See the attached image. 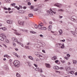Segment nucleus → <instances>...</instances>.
<instances>
[{
  "mask_svg": "<svg viewBox=\"0 0 77 77\" xmlns=\"http://www.w3.org/2000/svg\"><path fill=\"white\" fill-rule=\"evenodd\" d=\"M12 41L14 42H17V44H20V45L21 47H23L24 46V45H23V43H20V42H18V39H17L16 38L14 37L12 38Z\"/></svg>",
  "mask_w": 77,
  "mask_h": 77,
  "instance_id": "obj_1",
  "label": "nucleus"
},
{
  "mask_svg": "<svg viewBox=\"0 0 77 77\" xmlns=\"http://www.w3.org/2000/svg\"><path fill=\"white\" fill-rule=\"evenodd\" d=\"M20 61L17 60L14 61V66H15V67H17V68L19 67L20 66Z\"/></svg>",
  "mask_w": 77,
  "mask_h": 77,
  "instance_id": "obj_2",
  "label": "nucleus"
},
{
  "mask_svg": "<svg viewBox=\"0 0 77 77\" xmlns=\"http://www.w3.org/2000/svg\"><path fill=\"white\" fill-rule=\"evenodd\" d=\"M6 39V36L5 35V34H1L0 36V40L3 41H4L5 39Z\"/></svg>",
  "mask_w": 77,
  "mask_h": 77,
  "instance_id": "obj_3",
  "label": "nucleus"
},
{
  "mask_svg": "<svg viewBox=\"0 0 77 77\" xmlns=\"http://www.w3.org/2000/svg\"><path fill=\"white\" fill-rule=\"evenodd\" d=\"M71 20L73 21L77 22V17L75 16H73L71 17Z\"/></svg>",
  "mask_w": 77,
  "mask_h": 77,
  "instance_id": "obj_4",
  "label": "nucleus"
},
{
  "mask_svg": "<svg viewBox=\"0 0 77 77\" xmlns=\"http://www.w3.org/2000/svg\"><path fill=\"white\" fill-rule=\"evenodd\" d=\"M50 11H51V12H52L53 14H56V12L54 11H57V9L56 8H52V9L51 8L50 9Z\"/></svg>",
  "mask_w": 77,
  "mask_h": 77,
  "instance_id": "obj_5",
  "label": "nucleus"
},
{
  "mask_svg": "<svg viewBox=\"0 0 77 77\" xmlns=\"http://www.w3.org/2000/svg\"><path fill=\"white\" fill-rule=\"evenodd\" d=\"M54 6H57V7H59V8H60L61 7V6H62V5L61 4H59L58 3H55L54 5Z\"/></svg>",
  "mask_w": 77,
  "mask_h": 77,
  "instance_id": "obj_6",
  "label": "nucleus"
},
{
  "mask_svg": "<svg viewBox=\"0 0 77 77\" xmlns=\"http://www.w3.org/2000/svg\"><path fill=\"white\" fill-rule=\"evenodd\" d=\"M12 29V30H14V33L15 35H21V34L20 33H19L17 32V30H14L13 29Z\"/></svg>",
  "mask_w": 77,
  "mask_h": 77,
  "instance_id": "obj_7",
  "label": "nucleus"
},
{
  "mask_svg": "<svg viewBox=\"0 0 77 77\" xmlns=\"http://www.w3.org/2000/svg\"><path fill=\"white\" fill-rule=\"evenodd\" d=\"M37 57H39L40 59L41 60H43L44 59V57L42 56L40 54H37Z\"/></svg>",
  "mask_w": 77,
  "mask_h": 77,
  "instance_id": "obj_8",
  "label": "nucleus"
},
{
  "mask_svg": "<svg viewBox=\"0 0 77 77\" xmlns=\"http://www.w3.org/2000/svg\"><path fill=\"white\" fill-rule=\"evenodd\" d=\"M24 22L23 21H21L20 20H19L18 21V23L19 25H24Z\"/></svg>",
  "mask_w": 77,
  "mask_h": 77,
  "instance_id": "obj_9",
  "label": "nucleus"
},
{
  "mask_svg": "<svg viewBox=\"0 0 77 77\" xmlns=\"http://www.w3.org/2000/svg\"><path fill=\"white\" fill-rule=\"evenodd\" d=\"M4 67L5 69H6L7 71H8V70H9V67H8V65H5V66H4Z\"/></svg>",
  "mask_w": 77,
  "mask_h": 77,
  "instance_id": "obj_10",
  "label": "nucleus"
},
{
  "mask_svg": "<svg viewBox=\"0 0 77 77\" xmlns=\"http://www.w3.org/2000/svg\"><path fill=\"white\" fill-rule=\"evenodd\" d=\"M13 54L14 55H15V56H16V57H18V58H20V56L18 55L17 53L15 52H13Z\"/></svg>",
  "mask_w": 77,
  "mask_h": 77,
  "instance_id": "obj_11",
  "label": "nucleus"
},
{
  "mask_svg": "<svg viewBox=\"0 0 77 77\" xmlns=\"http://www.w3.org/2000/svg\"><path fill=\"white\" fill-rule=\"evenodd\" d=\"M4 57H7L8 59H10V58H11V57L7 54L4 55Z\"/></svg>",
  "mask_w": 77,
  "mask_h": 77,
  "instance_id": "obj_12",
  "label": "nucleus"
},
{
  "mask_svg": "<svg viewBox=\"0 0 77 77\" xmlns=\"http://www.w3.org/2000/svg\"><path fill=\"white\" fill-rule=\"evenodd\" d=\"M51 28H52V26L51 25H50L49 26L48 28V30L49 31H51Z\"/></svg>",
  "mask_w": 77,
  "mask_h": 77,
  "instance_id": "obj_13",
  "label": "nucleus"
},
{
  "mask_svg": "<svg viewBox=\"0 0 77 77\" xmlns=\"http://www.w3.org/2000/svg\"><path fill=\"white\" fill-rule=\"evenodd\" d=\"M7 23L8 24H11L12 23V21L11 20H8L7 21Z\"/></svg>",
  "mask_w": 77,
  "mask_h": 77,
  "instance_id": "obj_14",
  "label": "nucleus"
},
{
  "mask_svg": "<svg viewBox=\"0 0 77 77\" xmlns=\"http://www.w3.org/2000/svg\"><path fill=\"white\" fill-rule=\"evenodd\" d=\"M54 69H59V67L57 66H55L54 67Z\"/></svg>",
  "mask_w": 77,
  "mask_h": 77,
  "instance_id": "obj_15",
  "label": "nucleus"
},
{
  "mask_svg": "<svg viewBox=\"0 0 77 77\" xmlns=\"http://www.w3.org/2000/svg\"><path fill=\"white\" fill-rule=\"evenodd\" d=\"M41 29L43 30H47V28L45 27L42 26Z\"/></svg>",
  "mask_w": 77,
  "mask_h": 77,
  "instance_id": "obj_16",
  "label": "nucleus"
},
{
  "mask_svg": "<svg viewBox=\"0 0 77 77\" xmlns=\"http://www.w3.org/2000/svg\"><path fill=\"white\" fill-rule=\"evenodd\" d=\"M45 65H46V67H47V68H50V67H51L50 65L46 63Z\"/></svg>",
  "mask_w": 77,
  "mask_h": 77,
  "instance_id": "obj_17",
  "label": "nucleus"
},
{
  "mask_svg": "<svg viewBox=\"0 0 77 77\" xmlns=\"http://www.w3.org/2000/svg\"><path fill=\"white\" fill-rule=\"evenodd\" d=\"M59 33H60V35L62 34L63 32H62V29H60L58 31Z\"/></svg>",
  "mask_w": 77,
  "mask_h": 77,
  "instance_id": "obj_18",
  "label": "nucleus"
},
{
  "mask_svg": "<svg viewBox=\"0 0 77 77\" xmlns=\"http://www.w3.org/2000/svg\"><path fill=\"white\" fill-rule=\"evenodd\" d=\"M20 31H22V32H27V30L23 29H20Z\"/></svg>",
  "mask_w": 77,
  "mask_h": 77,
  "instance_id": "obj_19",
  "label": "nucleus"
},
{
  "mask_svg": "<svg viewBox=\"0 0 77 77\" xmlns=\"http://www.w3.org/2000/svg\"><path fill=\"white\" fill-rule=\"evenodd\" d=\"M60 45H61V43H58L56 45V46L58 47L59 48H60Z\"/></svg>",
  "mask_w": 77,
  "mask_h": 77,
  "instance_id": "obj_20",
  "label": "nucleus"
},
{
  "mask_svg": "<svg viewBox=\"0 0 77 77\" xmlns=\"http://www.w3.org/2000/svg\"><path fill=\"white\" fill-rule=\"evenodd\" d=\"M64 45V44H61V45H60V47H61V48H63L65 47Z\"/></svg>",
  "mask_w": 77,
  "mask_h": 77,
  "instance_id": "obj_21",
  "label": "nucleus"
},
{
  "mask_svg": "<svg viewBox=\"0 0 77 77\" xmlns=\"http://www.w3.org/2000/svg\"><path fill=\"white\" fill-rule=\"evenodd\" d=\"M47 12H48V13H49V14H50L51 15H53V13L51 12H50L49 11H47Z\"/></svg>",
  "mask_w": 77,
  "mask_h": 77,
  "instance_id": "obj_22",
  "label": "nucleus"
},
{
  "mask_svg": "<svg viewBox=\"0 0 77 77\" xmlns=\"http://www.w3.org/2000/svg\"><path fill=\"white\" fill-rule=\"evenodd\" d=\"M28 58L29 59H31V60H33V58L31 56H29L28 57Z\"/></svg>",
  "mask_w": 77,
  "mask_h": 77,
  "instance_id": "obj_23",
  "label": "nucleus"
},
{
  "mask_svg": "<svg viewBox=\"0 0 77 77\" xmlns=\"http://www.w3.org/2000/svg\"><path fill=\"white\" fill-rule=\"evenodd\" d=\"M16 76L17 77H21V75H20V74H19V73H16Z\"/></svg>",
  "mask_w": 77,
  "mask_h": 77,
  "instance_id": "obj_24",
  "label": "nucleus"
},
{
  "mask_svg": "<svg viewBox=\"0 0 77 77\" xmlns=\"http://www.w3.org/2000/svg\"><path fill=\"white\" fill-rule=\"evenodd\" d=\"M57 59V57L56 56H54L51 58L52 60H56Z\"/></svg>",
  "mask_w": 77,
  "mask_h": 77,
  "instance_id": "obj_25",
  "label": "nucleus"
},
{
  "mask_svg": "<svg viewBox=\"0 0 77 77\" xmlns=\"http://www.w3.org/2000/svg\"><path fill=\"white\" fill-rule=\"evenodd\" d=\"M42 27V26H41V24H39L38 25V27L40 29H41Z\"/></svg>",
  "mask_w": 77,
  "mask_h": 77,
  "instance_id": "obj_26",
  "label": "nucleus"
},
{
  "mask_svg": "<svg viewBox=\"0 0 77 77\" xmlns=\"http://www.w3.org/2000/svg\"><path fill=\"white\" fill-rule=\"evenodd\" d=\"M69 72L71 74H72V75H73V74H74V72L73 71H70Z\"/></svg>",
  "mask_w": 77,
  "mask_h": 77,
  "instance_id": "obj_27",
  "label": "nucleus"
},
{
  "mask_svg": "<svg viewBox=\"0 0 77 77\" xmlns=\"http://www.w3.org/2000/svg\"><path fill=\"white\" fill-rule=\"evenodd\" d=\"M36 42L38 43V44L39 43H41V41L37 39L36 40Z\"/></svg>",
  "mask_w": 77,
  "mask_h": 77,
  "instance_id": "obj_28",
  "label": "nucleus"
},
{
  "mask_svg": "<svg viewBox=\"0 0 77 77\" xmlns=\"http://www.w3.org/2000/svg\"><path fill=\"white\" fill-rule=\"evenodd\" d=\"M38 72H42V69H39Z\"/></svg>",
  "mask_w": 77,
  "mask_h": 77,
  "instance_id": "obj_29",
  "label": "nucleus"
},
{
  "mask_svg": "<svg viewBox=\"0 0 77 77\" xmlns=\"http://www.w3.org/2000/svg\"><path fill=\"white\" fill-rule=\"evenodd\" d=\"M30 33H32V34H36V32H35L33 31H30Z\"/></svg>",
  "mask_w": 77,
  "mask_h": 77,
  "instance_id": "obj_30",
  "label": "nucleus"
},
{
  "mask_svg": "<svg viewBox=\"0 0 77 77\" xmlns=\"http://www.w3.org/2000/svg\"><path fill=\"white\" fill-rule=\"evenodd\" d=\"M72 62H73V63L74 64H76L77 63V61L75 60H73Z\"/></svg>",
  "mask_w": 77,
  "mask_h": 77,
  "instance_id": "obj_31",
  "label": "nucleus"
},
{
  "mask_svg": "<svg viewBox=\"0 0 77 77\" xmlns=\"http://www.w3.org/2000/svg\"><path fill=\"white\" fill-rule=\"evenodd\" d=\"M33 14H29V17H33Z\"/></svg>",
  "mask_w": 77,
  "mask_h": 77,
  "instance_id": "obj_32",
  "label": "nucleus"
},
{
  "mask_svg": "<svg viewBox=\"0 0 77 77\" xmlns=\"http://www.w3.org/2000/svg\"><path fill=\"white\" fill-rule=\"evenodd\" d=\"M64 10H62V9H59L57 11H60V12H63V11H64Z\"/></svg>",
  "mask_w": 77,
  "mask_h": 77,
  "instance_id": "obj_33",
  "label": "nucleus"
},
{
  "mask_svg": "<svg viewBox=\"0 0 77 77\" xmlns=\"http://www.w3.org/2000/svg\"><path fill=\"white\" fill-rule=\"evenodd\" d=\"M39 8H34L33 9L34 11H37L39 9Z\"/></svg>",
  "mask_w": 77,
  "mask_h": 77,
  "instance_id": "obj_34",
  "label": "nucleus"
},
{
  "mask_svg": "<svg viewBox=\"0 0 77 77\" xmlns=\"http://www.w3.org/2000/svg\"><path fill=\"white\" fill-rule=\"evenodd\" d=\"M67 41H72V39L70 38H68L67 39Z\"/></svg>",
  "mask_w": 77,
  "mask_h": 77,
  "instance_id": "obj_35",
  "label": "nucleus"
},
{
  "mask_svg": "<svg viewBox=\"0 0 77 77\" xmlns=\"http://www.w3.org/2000/svg\"><path fill=\"white\" fill-rule=\"evenodd\" d=\"M2 30H4V31H5V30H6L7 29L6 28V27H4V28H2Z\"/></svg>",
  "mask_w": 77,
  "mask_h": 77,
  "instance_id": "obj_36",
  "label": "nucleus"
},
{
  "mask_svg": "<svg viewBox=\"0 0 77 77\" xmlns=\"http://www.w3.org/2000/svg\"><path fill=\"white\" fill-rule=\"evenodd\" d=\"M11 5L12 6H15V3H13L11 4Z\"/></svg>",
  "mask_w": 77,
  "mask_h": 77,
  "instance_id": "obj_37",
  "label": "nucleus"
},
{
  "mask_svg": "<svg viewBox=\"0 0 77 77\" xmlns=\"http://www.w3.org/2000/svg\"><path fill=\"white\" fill-rule=\"evenodd\" d=\"M39 69L38 68H36L35 69V70L36 71H38Z\"/></svg>",
  "mask_w": 77,
  "mask_h": 77,
  "instance_id": "obj_38",
  "label": "nucleus"
},
{
  "mask_svg": "<svg viewBox=\"0 0 77 77\" xmlns=\"http://www.w3.org/2000/svg\"><path fill=\"white\" fill-rule=\"evenodd\" d=\"M69 69H70V67H68L67 68V69H66V71L67 72H68V71H69Z\"/></svg>",
  "mask_w": 77,
  "mask_h": 77,
  "instance_id": "obj_39",
  "label": "nucleus"
},
{
  "mask_svg": "<svg viewBox=\"0 0 77 77\" xmlns=\"http://www.w3.org/2000/svg\"><path fill=\"white\" fill-rule=\"evenodd\" d=\"M27 63H28L29 66H32L31 64H30V63L29 62H28Z\"/></svg>",
  "mask_w": 77,
  "mask_h": 77,
  "instance_id": "obj_40",
  "label": "nucleus"
},
{
  "mask_svg": "<svg viewBox=\"0 0 77 77\" xmlns=\"http://www.w3.org/2000/svg\"><path fill=\"white\" fill-rule=\"evenodd\" d=\"M34 27L35 29H37L38 27V25L36 24H35V25H34Z\"/></svg>",
  "mask_w": 77,
  "mask_h": 77,
  "instance_id": "obj_41",
  "label": "nucleus"
},
{
  "mask_svg": "<svg viewBox=\"0 0 77 77\" xmlns=\"http://www.w3.org/2000/svg\"><path fill=\"white\" fill-rule=\"evenodd\" d=\"M61 63H65V61H64V60H60Z\"/></svg>",
  "mask_w": 77,
  "mask_h": 77,
  "instance_id": "obj_42",
  "label": "nucleus"
},
{
  "mask_svg": "<svg viewBox=\"0 0 77 77\" xmlns=\"http://www.w3.org/2000/svg\"><path fill=\"white\" fill-rule=\"evenodd\" d=\"M71 33H72V34L74 35V36H75V33H74V32L72 31H71Z\"/></svg>",
  "mask_w": 77,
  "mask_h": 77,
  "instance_id": "obj_43",
  "label": "nucleus"
},
{
  "mask_svg": "<svg viewBox=\"0 0 77 77\" xmlns=\"http://www.w3.org/2000/svg\"><path fill=\"white\" fill-rule=\"evenodd\" d=\"M64 58L66 60H68V59H69V57H65Z\"/></svg>",
  "mask_w": 77,
  "mask_h": 77,
  "instance_id": "obj_44",
  "label": "nucleus"
},
{
  "mask_svg": "<svg viewBox=\"0 0 77 77\" xmlns=\"http://www.w3.org/2000/svg\"><path fill=\"white\" fill-rule=\"evenodd\" d=\"M60 42H65V39L60 40Z\"/></svg>",
  "mask_w": 77,
  "mask_h": 77,
  "instance_id": "obj_45",
  "label": "nucleus"
},
{
  "mask_svg": "<svg viewBox=\"0 0 77 77\" xmlns=\"http://www.w3.org/2000/svg\"><path fill=\"white\" fill-rule=\"evenodd\" d=\"M24 48H26V49H29V46H25V47H24Z\"/></svg>",
  "mask_w": 77,
  "mask_h": 77,
  "instance_id": "obj_46",
  "label": "nucleus"
},
{
  "mask_svg": "<svg viewBox=\"0 0 77 77\" xmlns=\"http://www.w3.org/2000/svg\"><path fill=\"white\" fill-rule=\"evenodd\" d=\"M24 18H25V20H26L29 19V18H28V17H24Z\"/></svg>",
  "mask_w": 77,
  "mask_h": 77,
  "instance_id": "obj_47",
  "label": "nucleus"
},
{
  "mask_svg": "<svg viewBox=\"0 0 77 77\" xmlns=\"http://www.w3.org/2000/svg\"><path fill=\"white\" fill-rule=\"evenodd\" d=\"M40 76H41L42 77H45V76L44 75H43V74H40Z\"/></svg>",
  "mask_w": 77,
  "mask_h": 77,
  "instance_id": "obj_48",
  "label": "nucleus"
},
{
  "mask_svg": "<svg viewBox=\"0 0 77 77\" xmlns=\"http://www.w3.org/2000/svg\"><path fill=\"white\" fill-rule=\"evenodd\" d=\"M56 72H57V73H59V74H60V72L59 71H58L57 70L56 71Z\"/></svg>",
  "mask_w": 77,
  "mask_h": 77,
  "instance_id": "obj_49",
  "label": "nucleus"
},
{
  "mask_svg": "<svg viewBox=\"0 0 77 77\" xmlns=\"http://www.w3.org/2000/svg\"><path fill=\"white\" fill-rule=\"evenodd\" d=\"M75 32L76 33V34H77V28L75 29Z\"/></svg>",
  "mask_w": 77,
  "mask_h": 77,
  "instance_id": "obj_50",
  "label": "nucleus"
},
{
  "mask_svg": "<svg viewBox=\"0 0 77 77\" xmlns=\"http://www.w3.org/2000/svg\"><path fill=\"white\" fill-rule=\"evenodd\" d=\"M74 5L76 6H77V2H76L74 3Z\"/></svg>",
  "mask_w": 77,
  "mask_h": 77,
  "instance_id": "obj_51",
  "label": "nucleus"
},
{
  "mask_svg": "<svg viewBox=\"0 0 77 77\" xmlns=\"http://www.w3.org/2000/svg\"><path fill=\"white\" fill-rule=\"evenodd\" d=\"M28 5L29 6H30L31 5V3L30 2H29L28 3Z\"/></svg>",
  "mask_w": 77,
  "mask_h": 77,
  "instance_id": "obj_52",
  "label": "nucleus"
},
{
  "mask_svg": "<svg viewBox=\"0 0 77 77\" xmlns=\"http://www.w3.org/2000/svg\"><path fill=\"white\" fill-rule=\"evenodd\" d=\"M30 8L32 9H33V8H34V7H33V6H31Z\"/></svg>",
  "mask_w": 77,
  "mask_h": 77,
  "instance_id": "obj_53",
  "label": "nucleus"
},
{
  "mask_svg": "<svg viewBox=\"0 0 77 77\" xmlns=\"http://www.w3.org/2000/svg\"><path fill=\"white\" fill-rule=\"evenodd\" d=\"M3 46H4V47H5V48H7V46H6V45H5V44H3Z\"/></svg>",
  "mask_w": 77,
  "mask_h": 77,
  "instance_id": "obj_54",
  "label": "nucleus"
},
{
  "mask_svg": "<svg viewBox=\"0 0 77 77\" xmlns=\"http://www.w3.org/2000/svg\"><path fill=\"white\" fill-rule=\"evenodd\" d=\"M7 3H10V2H11V1H10V0H7Z\"/></svg>",
  "mask_w": 77,
  "mask_h": 77,
  "instance_id": "obj_55",
  "label": "nucleus"
},
{
  "mask_svg": "<svg viewBox=\"0 0 77 77\" xmlns=\"http://www.w3.org/2000/svg\"><path fill=\"white\" fill-rule=\"evenodd\" d=\"M58 62H59L58 60H56L55 61V63H58Z\"/></svg>",
  "mask_w": 77,
  "mask_h": 77,
  "instance_id": "obj_56",
  "label": "nucleus"
},
{
  "mask_svg": "<svg viewBox=\"0 0 77 77\" xmlns=\"http://www.w3.org/2000/svg\"><path fill=\"white\" fill-rule=\"evenodd\" d=\"M6 42H7V43H9V40L8 39H6Z\"/></svg>",
  "mask_w": 77,
  "mask_h": 77,
  "instance_id": "obj_57",
  "label": "nucleus"
},
{
  "mask_svg": "<svg viewBox=\"0 0 77 77\" xmlns=\"http://www.w3.org/2000/svg\"><path fill=\"white\" fill-rule=\"evenodd\" d=\"M26 8L27 7L26 6H24L23 7V9H26Z\"/></svg>",
  "mask_w": 77,
  "mask_h": 77,
  "instance_id": "obj_58",
  "label": "nucleus"
},
{
  "mask_svg": "<svg viewBox=\"0 0 77 77\" xmlns=\"http://www.w3.org/2000/svg\"><path fill=\"white\" fill-rule=\"evenodd\" d=\"M39 36H40V37H42V38L43 37H44V36L42 34L40 35Z\"/></svg>",
  "mask_w": 77,
  "mask_h": 77,
  "instance_id": "obj_59",
  "label": "nucleus"
},
{
  "mask_svg": "<svg viewBox=\"0 0 77 77\" xmlns=\"http://www.w3.org/2000/svg\"><path fill=\"white\" fill-rule=\"evenodd\" d=\"M34 65L35 67H38V65L35 64H34Z\"/></svg>",
  "mask_w": 77,
  "mask_h": 77,
  "instance_id": "obj_60",
  "label": "nucleus"
},
{
  "mask_svg": "<svg viewBox=\"0 0 77 77\" xmlns=\"http://www.w3.org/2000/svg\"><path fill=\"white\" fill-rule=\"evenodd\" d=\"M66 56H68V57H70V55H69V54H66Z\"/></svg>",
  "mask_w": 77,
  "mask_h": 77,
  "instance_id": "obj_61",
  "label": "nucleus"
},
{
  "mask_svg": "<svg viewBox=\"0 0 77 77\" xmlns=\"http://www.w3.org/2000/svg\"><path fill=\"white\" fill-rule=\"evenodd\" d=\"M3 74H4V73L3 72H1V74L2 75H3Z\"/></svg>",
  "mask_w": 77,
  "mask_h": 77,
  "instance_id": "obj_62",
  "label": "nucleus"
},
{
  "mask_svg": "<svg viewBox=\"0 0 77 77\" xmlns=\"http://www.w3.org/2000/svg\"><path fill=\"white\" fill-rule=\"evenodd\" d=\"M49 23L50 24H52V22H51V21L49 22Z\"/></svg>",
  "mask_w": 77,
  "mask_h": 77,
  "instance_id": "obj_63",
  "label": "nucleus"
},
{
  "mask_svg": "<svg viewBox=\"0 0 77 77\" xmlns=\"http://www.w3.org/2000/svg\"><path fill=\"white\" fill-rule=\"evenodd\" d=\"M59 18H62V17H63L62 16H59Z\"/></svg>",
  "mask_w": 77,
  "mask_h": 77,
  "instance_id": "obj_64",
  "label": "nucleus"
}]
</instances>
